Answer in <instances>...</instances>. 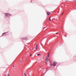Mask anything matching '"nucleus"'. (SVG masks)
Here are the masks:
<instances>
[{
  "instance_id": "f257e3e1",
  "label": "nucleus",
  "mask_w": 76,
  "mask_h": 76,
  "mask_svg": "<svg viewBox=\"0 0 76 76\" xmlns=\"http://www.w3.org/2000/svg\"><path fill=\"white\" fill-rule=\"evenodd\" d=\"M5 15L6 17L7 18H8V17L9 16H11L12 15L11 14H9V13H5Z\"/></svg>"
},
{
  "instance_id": "f03ea898",
  "label": "nucleus",
  "mask_w": 76,
  "mask_h": 76,
  "mask_svg": "<svg viewBox=\"0 0 76 76\" xmlns=\"http://www.w3.org/2000/svg\"><path fill=\"white\" fill-rule=\"evenodd\" d=\"M57 63L56 62V61L53 62V66H56V65H57Z\"/></svg>"
},
{
  "instance_id": "7ed1b4c3",
  "label": "nucleus",
  "mask_w": 76,
  "mask_h": 76,
  "mask_svg": "<svg viewBox=\"0 0 76 76\" xmlns=\"http://www.w3.org/2000/svg\"><path fill=\"white\" fill-rule=\"evenodd\" d=\"M7 33H8V32H7L3 33L2 35V36H6V35H7L6 34H7Z\"/></svg>"
},
{
  "instance_id": "20e7f679",
  "label": "nucleus",
  "mask_w": 76,
  "mask_h": 76,
  "mask_svg": "<svg viewBox=\"0 0 76 76\" xmlns=\"http://www.w3.org/2000/svg\"><path fill=\"white\" fill-rule=\"evenodd\" d=\"M46 60L47 61H48V60H49V61H50V60L48 59V57H46Z\"/></svg>"
},
{
  "instance_id": "39448f33",
  "label": "nucleus",
  "mask_w": 76,
  "mask_h": 76,
  "mask_svg": "<svg viewBox=\"0 0 76 76\" xmlns=\"http://www.w3.org/2000/svg\"><path fill=\"white\" fill-rule=\"evenodd\" d=\"M23 39H24V40H28V38L27 37H24L23 38Z\"/></svg>"
},
{
  "instance_id": "423d86ee",
  "label": "nucleus",
  "mask_w": 76,
  "mask_h": 76,
  "mask_svg": "<svg viewBox=\"0 0 76 76\" xmlns=\"http://www.w3.org/2000/svg\"><path fill=\"white\" fill-rule=\"evenodd\" d=\"M36 50H38V45H36Z\"/></svg>"
},
{
  "instance_id": "0eeeda50",
  "label": "nucleus",
  "mask_w": 76,
  "mask_h": 76,
  "mask_svg": "<svg viewBox=\"0 0 76 76\" xmlns=\"http://www.w3.org/2000/svg\"><path fill=\"white\" fill-rule=\"evenodd\" d=\"M47 15H50V12H47Z\"/></svg>"
},
{
  "instance_id": "6e6552de",
  "label": "nucleus",
  "mask_w": 76,
  "mask_h": 76,
  "mask_svg": "<svg viewBox=\"0 0 76 76\" xmlns=\"http://www.w3.org/2000/svg\"><path fill=\"white\" fill-rule=\"evenodd\" d=\"M49 21H51V17H50L49 18Z\"/></svg>"
},
{
  "instance_id": "1a4fd4ad",
  "label": "nucleus",
  "mask_w": 76,
  "mask_h": 76,
  "mask_svg": "<svg viewBox=\"0 0 76 76\" xmlns=\"http://www.w3.org/2000/svg\"><path fill=\"white\" fill-rule=\"evenodd\" d=\"M50 56V54L49 53L47 55V57H49V56Z\"/></svg>"
},
{
  "instance_id": "9d476101",
  "label": "nucleus",
  "mask_w": 76,
  "mask_h": 76,
  "mask_svg": "<svg viewBox=\"0 0 76 76\" xmlns=\"http://www.w3.org/2000/svg\"><path fill=\"white\" fill-rule=\"evenodd\" d=\"M24 76H27V75H26V73H24Z\"/></svg>"
},
{
  "instance_id": "9b49d317",
  "label": "nucleus",
  "mask_w": 76,
  "mask_h": 76,
  "mask_svg": "<svg viewBox=\"0 0 76 76\" xmlns=\"http://www.w3.org/2000/svg\"><path fill=\"white\" fill-rule=\"evenodd\" d=\"M37 56H40V53H38V54H37Z\"/></svg>"
},
{
  "instance_id": "f8f14e48",
  "label": "nucleus",
  "mask_w": 76,
  "mask_h": 76,
  "mask_svg": "<svg viewBox=\"0 0 76 76\" xmlns=\"http://www.w3.org/2000/svg\"><path fill=\"white\" fill-rule=\"evenodd\" d=\"M7 76H9V74H8L7 75Z\"/></svg>"
},
{
  "instance_id": "ddd939ff",
  "label": "nucleus",
  "mask_w": 76,
  "mask_h": 76,
  "mask_svg": "<svg viewBox=\"0 0 76 76\" xmlns=\"http://www.w3.org/2000/svg\"><path fill=\"white\" fill-rule=\"evenodd\" d=\"M58 33H57L56 34V35H58Z\"/></svg>"
},
{
  "instance_id": "4468645a",
  "label": "nucleus",
  "mask_w": 76,
  "mask_h": 76,
  "mask_svg": "<svg viewBox=\"0 0 76 76\" xmlns=\"http://www.w3.org/2000/svg\"><path fill=\"white\" fill-rule=\"evenodd\" d=\"M64 12H63V13H62L61 15H63V14H64Z\"/></svg>"
},
{
  "instance_id": "2eb2a0df",
  "label": "nucleus",
  "mask_w": 76,
  "mask_h": 76,
  "mask_svg": "<svg viewBox=\"0 0 76 76\" xmlns=\"http://www.w3.org/2000/svg\"><path fill=\"white\" fill-rule=\"evenodd\" d=\"M51 66H53V64H51Z\"/></svg>"
},
{
  "instance_id": "dca6fc26",
  "label": "nucleus",
  "mask_w": 76,
  "mask_h": 76,
  "mask_svg": "<svg viewBox=\"0 0 76 76\" xmlns=\"http://www.w3.org/2000/svg\"><path fill=\"white\" fill-rule=\"evenodd\" d=\"M62 28H63V27H61V29H62Z\"/></svg>"
},
{
  "instance_id": "f3484780",
  "label": "nucleus",
  "mask_w": 76,
  "mask_h": 76,
  "mask_svg": "<svg viewBox=\"0 0 76 76\" xmlns=\"http://www.w3.org/2000/svg\"><path fill=\"white\" fill-rule=\"evenodd\" d=\"M32 56V55L31 54H30V56Z\"/></svg>"
},
{
  "instance_id": "a211bd4d",
  "label": "nucleus",
  "mask_w": 76,
  "mask_h": 76,
  "mask_svg": "<svg viewBox=\"0 0 76 76\" xmlns=\"http://www.w3.org/2000/svg\"><path fill=\"white\" fill-rule=\"evenodd\" d=\"M13 67H15V66L14 65H13Z\"/></svg>"
},
{
  "instance_id": "6ab92c4d",
  "label": "nucleus",
  "mask_w": 76,
  "mask_h": 76,
  "mask_svg": "<svg viewBox=\"0 0 76 76\" xmlns=\"http://www.w3.org/2000/svg\"><path fill=\"white\" fill-rule=\"evenodd\" d=\"M20 62H22V61H20Z\"/></svg>"
},
{
  "instance_id": "aec40b11",
  "label": "nucleus",
  "mask_w": 76,
  "mask_h": 76,
  "mask_svg": "<svg viewBox=\"0 0 76 76\" xmlns=\"http://www.w3.org/2000/svg\"><path fill=\"white\" fill-rule=\"evenodd\" d=\"M75 0H74V1H75Z\"/></svg>"
},
{
  "instance_id": "412c9836",
  "label": "nucleus",
  "mask_w": 76,
  "mask_h": 76,
  "mask_svg": "<svg viewBox=\"0 0 76 76\" xmlns=\"http://www.w3.org/2000/svg\"><path fill=\"white\" fill-rule=\"evenodd\" d=\"M4 76H6V75H5Z\"/></svg>"
},
{
  "instance_id": "4be33fe9",
  "label": "nucleus",
  "mask_w": 76,
  "mask_h": 76,
  "mask_svg": "<svg viewBox=\"0 0 76 76\" xmlns=\"http://www.w3.org/2000/svg\"><path fill=\"white\" fill-rule=\"evenodd\" d=\"M65 37H66V36H65Z\"/></svg>"
}]
</instances>
